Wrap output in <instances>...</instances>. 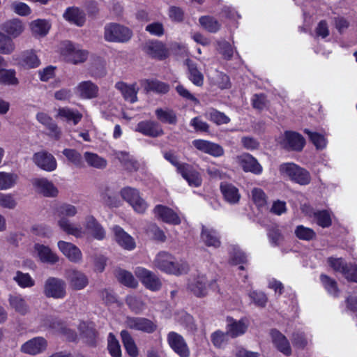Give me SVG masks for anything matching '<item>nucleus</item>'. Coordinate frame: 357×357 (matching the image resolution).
<instances>
[{
	"label": "nucleus",
	"instance_id": "obj_33",
	"mask_svg": "<svg viewBox=\"0 0 357 357\" xmlns=\"http://www.w3.org/2000/svg\"><path fill=\"white\" fill-rule=\"evenodd\" d=\"M201 238L203 243L208 247L217 248L220 245V238L217 232L212 229L203 227Z\"/></svg>",
	"mask_w": 357,
	"mask_h": 357
},
{
	"label": "nucleus",
	"instance_id": "obj_38",
	"mask_svg": "<svg viewBox=\"0 0 357 357\" xmlns=\"http://www.w3.org/2000/svg\"><path fill=\"white\" fill-rule=\"evenodd\" d=\"M155 113L158 120L162 123L174 125L177 122L176 114L171 109L158 108Z\"/></svg>",
	"mask_w": 357,
	"mask_h": 357
},
{
	"label": "nucleus",
	"instance_id": "obj_14",
	"mask_svg": "<svg viewBox=\"0 0 357 357\" xmlns=\"http://www.w3.org/2000/svg\"><path fill=\"white\" fill-rule=\"evenodd\" d=\"M135 273L146 288L152 291H157L160 288L161 282L150 271L142 267H138L136 268Z\"/></svg>",
	"mask_w": 357,
	"mask_h": 357
},
{
	"label": "nucleus",
	"instance_id": "obj_7",
	"mask_svg": "<svg viewBox=\"0 0 357 357\" xmlns=\"http://www.w3.org/2000/svg\"><path fill=\"white\" fill-rule=\"evenodd\" d=\"M167 340L170 348L180 357L190 356V349L181 335L174 331L169 332Z\"/></svg>",
	"mask_w": 357,
	"mask_h": 357
},
{
	"label": "nucleus",
	"instance_id": "obj_53",
	"mask_svg": "<svg viewBox=\"0 0 357 357\" xmlns=\"http://www.w3.org/2000/svg\"><path fill=\"white\" fill-rule=\"evenodd\" d=\"M252 199L258 207H262L266 204L267 197L263 190L255 188L252 190Z\"/></svg>",
	"mask_w": 357,
	"mask_h": 357
},
{
	"label": "nucleus",
	"instance_id": "obj_64",
	"mask_svg": "<svg viewBox=\"0 0 357 357\" xmlns=\"http://www.w3.org/2000/svg\"><path fill=\"white\" fill-rule=\"evenodd\" d=\"M241 144L245 149L250 151L257 150L259 147V142L252 137H243Z\"/></svg>",
	"mask_w": 357,
	"mask_h": 357
},
{
	"label": "nucleus",
	"instance_id": "obj_21",
	"mask_svg": "<svg viewBox=\"0 0 357 357\" xmlns=\"http://www.w3.org/2000/svg\"><path fill=\"white\" fill-rule=\"evenodd\" d=\"M136 131L152 137H156L163 134V130L160 125L153 121L139 122L137 126Z\"/></svg>",
	"mask_w": 357,
	"mask_h": 357
},
{
	"label": "nucleus",
	"instance_id": "obj_12",
	"mask_svg": "<svg viewBox=\"0 0 357 357\" xmlns=\"http://www.w3.org/2000/svg\"><path fill=\"white\" fill-rule=\"evenodd\" d=\"M36 166L46 172H52L56 168L55 158L45 151L35 153L32 158Z\"/></svg>",
	"mask_w": 357,
	"mask_h": 357
},
{
	"label": "nucleus",
	"instance_id": "obj_30",
	"mask_svg": "<svg viewBox=\"0 0 357 357\" xmlns=\"http://www.w3.org/2000/svg\"><path fill=\"white\" fill-rule=\"evenodd\" d=\"M220 190L225 200L230 204L237 203L241 197L238 188L231 183H222Z\"/></svg>",
	"mask_w": 357,
	"mask_h": 357
},
{
	"label": "nucleus",
	"instance_id": "obj_32",
	"mask_svg": "<svg viewBox=\"0 0 357 357\" xmlns=\"http://www.w3.org/2000/svg\"><path fill=\"white\" fill-rule=\"evenodd\" d=\"M188 67V77L193 84L197 86H202L204 84V75L198 70L196 63H193L190 59H186L185 61Z\"/></svg>",
	"mask_w": 357,
	"mask_h": 357
},
{
	"label": "nucleus",
	"instance_id": "obj_49",
	"mask_svg": "<svg viewBox=\"0 0 357 357\" xmlns=\"http://www.w3.org/2000/svg\"><path fill=\"white\" fill-rule=\"evenodd\" d=\"M17 175L6 172H0V190L13 187L17 180Z\"/></svg>",
	"mask_w": 357,
	"mask_h": 357
},
{
	"label": "nucleus",
	"instance_id": "obj_27",
	"mask_svg": "<svg viewBox=\"0 0 357 357\" xmlns=\"http://www.w3.org/2000/svg\"><path fill=\"white\" fill-rule=\"evenodd\" d=\"M87 57V51L81 48L79 45L68 43V62L78 64L84 62Z\"/></svg>",
	"mask_w": 357,
	"mask_h": 357
},
{
	"label": "nucleus",
	"instance_id": "obj_52",
	"mask_svg": "<svg viewBox=\"0 0 357 357\" xmlns=\"http://www.w3.org/2000/svg\"><path fill=\"white\" fill-rule=\"evenodd\" d=\"M119 280L125 285L130 287H135L137 285V280L134 278L131 273L120 270L117 273Z\"/></svg>",
	"mask_w": 357,
	"mask_h": 357
},
{
	"label": "nucleus",
	"instance_id": "obj_41",
	"mask_svg": "<svg viewBox=\"0 0 357 357\" xmlns=\"http://www.w3.org/2000/svg\"><path fill=\"white\" fill-rule=\"evenodd\" d=\"M43 326L52 329L54 332L66 334V326L65 322L57 318L47 317L43 321Z\"/></svg>",
	"mask_w": 357,
	"mask_h": 357
},
{
	"label": "nucleus",
	"instance_id": "obj_57",
	"mask_svg": "<svg viewBox=\"0 0 357 357\" xmlns=\"http://www.w3.org/2000/svg\"><path fill=\"white\" fill-rule=\"evenodd\" d=\"M305 132L309 135L310 140L317 149H321L326 146V139L324 136L317 132H310L308 130H305Z\"/></svg>",
	"mask_w": 357,
	"mask_h": 357
},
{
	"label": "nucleus",
	"instance_id": "obj_2",
	"mask_svg": "<svg viewBox=\"0 0 357 357\" xmlns=\"http://www.w3.org/2000/svg\"><path fill=\"white\" fill-rule=\"evenodd\" d=\"M279 171L283 177L300 185H307L311 181L309 172L294 163H283L280 165Z\"/></svg>",
	"mask_w": 357,
	"mask_h": 357
},
{
	"label": "nucleus",
	"instance_id": "obj_50",
	"mask_svg": "<svg viewBox=\"0 0 357 357\" xmlns=\"http://www.w3.org/2000/svg\"><path fill=\"white\" fill-rule=\"evenodd\" d=\"M314 220L322 227H327L331 225V215L328 211H318L314 213Z\"/></svg>",
	"mask_w": 357,
	"mask_h": 357
},
{
	"label": "nucleus",
	"instance_id": "obj_13",
	"mask_svg": "<svg viewBox=\"0 0 357 357\" xmlns=\"http://www.w3.org/2000/svg\"><path fill=\"white\" fill-rule=\"evenodd\" d=\"M279 142L284 148L294 151H301L305 145L304 138L292 131L285 132Z\"/></svg>",
	"mask_w": 357,
	"mask_h": 357
},
{
	"label": "nucleus",
	"instance_id": "obj_22",
	"mask_svg": "<svg viewBox=\"0 0 357 357\" xmlns=\"http://www.w3.org/2000/svg\"><path fill=\"white\" fill-rule=\"evenodd\" d=\"M178 173L186 180L191 187H198L202 184V178L199 172L195 171L190 165H185L178 167Z\"/></svg>",
	"mask_w": 357,
	"mask_h": 357
},
{
	"label": "nucleus",
	"instance_id": "obj_17",
	"mask_svg": "<svg viewBox=\"0 0 357 357\" xmlns=\"http://www.w3.org/2000/svg\"><path fill=\"white\" fill-rule=\"evenodd\" d=\"M31 183L35 190L45 197H54L58 194V190L54 184L45 178H35Z\"/></svg>",
	"mask_w": 357,
	"mask_h": 357
},
{
	"label": "nucleus",
	"instance_id": "obj_25",
	"mask_svg": "<svg viewBox=\"0 0 357 357\" xmlns=\"http://www.w3.org/2000/svg\"><path fill=\"white\" fill-rule=\"evenodd\" d=\"M86 229L97 240H102L105 237V231L93 216H87L85 219Z\"/></svg>",
	"mask_w": 357,
	"mask_h": 357
},
{
	"label": "nucleus",
	"instance_id": "obj_9",
	"mask_svg": "<svg viewBox=\"0 0 357 357\" xmlns=\"http://www.w3.org/2000/svg\"><path fill=\"white\" fill-rule=\"evenodd\" d=\"M328 263L334 271L342 273L348 280L357 282L356 266H348L341 258L331 257Z\"/></svg>",
	"mask_w": 357,
	"mask_h": 357
},
{
	"label": "nucleus",
	"instance_id": "obj_54",
	"mask_svg": "<svg viewBox=\"0 0 357 357\" xmlns=\"http://www.w3.org/2000/svg\"><path fill=\"white\" fill-rule=\"evenodd\" d=\"M295 234L299 239L304 241H310L315 236V232L312 229L303 225L296 227Z\"/></svg>",
	"mask_w": 357,
	"mask_h": 357
},
{
	"label": "nucleus",
	"instance_id": "obj_42",
	"mask_svg": "<svg viewBox=\"0 0 357 357\" xmlns=\"http://www.w3.org/2000/svg\"><path fill=\"white\" fill-rule=\"evenodd\" d=\"M84 157L87 164L94 168L102 169L107 165L106 160L96 153L86 152Z\"/></svg>",
	"mask_w": 357,
	"mask_h": 357
},
{
	"label": "nucleus",
	"instance_id": "obj_11",
	"mask_svg": "<svg viewBox=\"0 0 357 357\" xmlns=\"http://www.w3.org/2000/svg\"><path fill=\"white\" fill-rule=\"evenodd\" d=\"M249 327V321L246 318L235 319L232 317L227 318V334L235 338L245 334Z\"/></svg>",
	"mask_w": 357,
	"mask_h": 357
},
{
	"label": "nucleus",
	"instance_id": "obj_6",
	"mask_svg": "<svg viewBox=\"0 0 357 357\" xmlns=\"http://www.w3.org/2000/svg\"><path fill=\"white\" fill-rule=\"evenodd\" d=\"M236 163L245 172H250L256 175H259L263 172V167L258 160L248 153H243L237 155L235 158Z\"/></svg>",
	"mask_w": 357,
	"mask_h": 357
},
{
	"label": "nucleus",
	"instance_id": "obj_56",
	"mask_svg": "<svg viewBox=\"0 0 357 357\" xmlns=\"http://www.w3.org/2000/svg\"><path fill=\"white\" fill-rule=\"evenodd\" d=\"M320 280L326 291L331 295L335 296L338 291L336 282L326 275H321Z\"/></svg>",
	"mask_w": 357,
	"mask_h": 357
},
{
	"label": "nucleus",
	"instance_id": "obj_31",
	"mask_svg": "<svg viewBox=\"0 0 357 357\" xmlns=\"http://www.w3.org/2000/svg\"><path fill=\"white\" fill-rule=\"evenodd\" d=\"M115 87L121 93L125 100L130 102L137 101L138 88L136 84L128 85L124 82H118L116 84Z\"/></svg>",
	"mask_w": 357,
	"mask_h": 357
},
{
	"label": "nucleus",
	"instance_id": "obj_35",
	"mask_svg": "<svg viewBox=\"0 0 357 357\" xmlns=\"http://www.w3.org/2000/svg\"><path fill=\"white\" fill-rule=\"evenodd\" d=\"M146 48L147 53L153 57L163 59L167 56V50L160 41H150L146 43Z\"/></svg>",
	"mask_w": 357,
	"mask_h": 357
},
{
	"label": "nucleus",
	"instance_id": "obj_63",
	"mask_svg": "<svg viewBox=\"0 0 357 357\" xmlns=\"http://www.w3.org/2000/svg\"><path fill=\"white\" fill-rule=\"evenodd\" d=\"M11 8L14 12L20 15L26 16L31 13L30 8L22 2H13Z\"/></svg>",
	"mask_w": 357,
	"mask_h": 357
},
{
	"label": "nucleus",
	"instance_id": "obj_62",
	"mask_svg": "<svg viewBox=\"0 0 357 357\" xmlns=\"http://www.w3.org/2000/svg\"><path fill=\"white\" fill-rule=\"evenodd\" d=\"M176 91L183 98L192 101L195 105H198L199 103V100L185 87H184V86L178 84L176 87Z\"/></svg>",
	"mask_w": 357,
	"mask_h": 357
},
{
	"label": "nucleus",
	"instance_id": "obj_20",
	"mask_svg": "<svg viewBox=\"0 0 357 357\" xmlns=\"http://www.w3.org/2000/svg\"><path fill=\"white\" fill-rule=\"evenodd\" d=\"M36 119L43 124L48 130L47 135L54 139H59L61 131L52 117L44 112H39L36 115Z\"/></svg>",
	"mask_w": 357,
	"mask_h": 357
},
{
	"label": "nucleus",
	"instance_id": "obj_58",
	"mask_svg": "<svg viewBox=\"0 0 357 357\" xmlns=\"http://www.w3.org/2000/svg\"><path fill=\"white\" fill-rule=\"evenodd\" d=\"M229 335L226 333L221 331H216L211 335V340L213 344L215 347H221L227 342V337Z\"/></svg>",
	"mask_w": 357,
	"mask_h": 357
},
{
	"label": "nucleus",
	"instance_id": "obj_47",
	"mask_svg": "<svg viewBox=\"0 0 357 357\" xmlns=\"http://www.w3.org/2000/svg\"><path fill=\"white\" fill-rule=\"evenodd\" d=\"M15 50V44L12 39L0 31V53L11 54Z\"/></svg>",
	"mask_w": 357,
	"mask_h": 357
},
{
	"label": "nucleus",
	"instance_id": "obj_40",
	"mask_svg": "<svg viewBox=\"0 0 357 357\" xmlns=\"http://www.w3.org/2000/svg\"><path fill=\"white\" fill-rule=\"evenodd\" d=\"M50 25L45 20H37L31 24V29L33 35L36 36H45L47 34Z\"/></svg>",
	"mask_w": 357,
	"mask_h": 357
},
{
	"label": "nucleus",
	"instance_id": "obj_15",
	"mask_svg": "<svg viewBox=\"0 0 357 357\" xmlns=\"http://www.w3.org/2000/svg\"><path fill=\"white\" fill-rule=\"evenodd\" d=\"M47 347V341L43 337H36L24 343L20 351L24 354L34 356L44 352Z\"/></svg>",
	"mask_w": 357,
	"mask_h": 357
},
{
	"label": "nucleus",
	"instance_id": "obj_34",
	"mask_svg": "<svg viewBox=\"0 0 357 357\" xmlns=\"http://www.w3.org/2000/svg\"><path fill=\"white\" fill-rule=\"evenodd\" d=\"M88 283V278L82 272L74 271L69 276V284L73 289H82L87 286Z\"/></svg>",
	"mask_w": 357,
	"mask_h": 357
},
{
	"label": "nucleus",
	"instance_id": "obj_55",
	"mask_svg": "<svg viewBox=\"0 0 357 357\" xmlns=\"http://www.w3.org/2000/svg\"><path fill=\"white\" fill-rule=\"evenodd\" d=\"M207 117L217 125L227 124L230 121V119L228 116L217 110L210 111L207 113Z\"/></svg>",
	"mask_w": 357,
	"mask_h": 357
},
{
	"label": "nucleus",
	"instance_id": "obj_39",
	"mask_svg": "<svg viewBox=\"0 0 357 357\" xmlns=\"http://www.w3.org/2000/svg\"><path fill=\"white\" fill-rule=\"evenodd\" d=\"M200 25L211 33H216L221 27L220 22L213 17L202 16L199 20Z\"/></svg>",
	"mask_w": 357,
	"mask_h": 357
},
{
	"label": "nucleus",
	"instance_id": "obj_23",
	"mask_svg": "<svg viewBox=\"0 0 357 357\" xmlns=\"http://www.w3.org/2000/svg\"><path fill=\"white\" fill-rule=\"evenodd\" d=\"M188 287L196 296L202 297L207 294L208 283L204 275H198L190 281Z\"/></svg>",
	"mask_w": 357,
	"mask_h": 357
},
{
	"label": "nucleus",
	"instance_id": "obj_28",
	"mask_svg": "<svg viewBox=\"0 0 357 357\" xmlns=\"http://www.w3.org/2000/svg\"><path fill=\"white\" fill-rule=\"evenodd\" d=\"M271 335L273 342L277 349L284 354L289 355L291 350L286 337L277 330H272Z\"/></svg>",
	"mask_w": 357,
	"mask_h": 357
},
{
	"label": "nucleus",
	"instance_id": "obj_37",
	"mask_svg": "<svg viewBox=\"0 0 357 357\" xmlns=\"http://www.w3.org/2000/svg\"><path fill=\"white\" fill-rule=\"evenodd\" d=\"M8 301L11 308L16 312L24 315L29 312V306L21 296L10 295Z\"/></svg>",
	"mask_w": 357,
	"mask_h": 357
},
{
	"label": "nucleus",
	"instance_id": "obj_10",
	"mask_svg": "<svg viewBox=\"0 0 357 357\" xmlns=\"http://www.w3.org/2000/svg\"><path fill=\"white\" fill-rule=\"evenodd\" d=\"M192 144L198 151L215 158L221 157L225 154V150L222 146L208 140L195 139Z\"/></svg>",
	"mask_w": 357,
	"mask_h": 357
},
{
	"label": "nucleus",
	"instance_id": "obj_46",
	"mask_svg": "<svg viewBox=\"0 0 357 357\" xmlns=\"http://www.w3.org/2000/svg\"><path fill=\"white\" fill-rule=\"evenodd\" d=\"M107 348L112 357H121V350L119 342L112 333L108 335Z\"/></svg>",
	"mask_w": 357,
	"mask_h": 357
},
{
	"label": "nucleus",
	"instance_id": "obj_60",
	"mask_svg": "<svg viewBox=\"0 0 357 357\" xmlns=\"http://www.w3.org/2000/svg\"><path fill=\"white\" fill-rule=\"evenodd\" d=\"M218 51L227 60L230 59L234 54V48L228 42L218 43Z\"/></svg>",
	"mask_w": 357,
	"mask_h": 357
},
{
	"label": "nucleus",
	"instance_id": "obj_16",
	"mask_svg": "<svg viewBox=\"0 0 357 357\" xmlns=\"http://www.w3.org/2000/svg\"><path fill=\"white\" fill-rule=\"evenodd\" d=\"M99 88L91 81H82L74 89L75 94L82 99H93L98 96Z\"/></svg>",
	"mask_w": 357,
	"mask_h": 357
},
{
	"label": "nucleus",
	"instance_id": "obj_43",
	"mask_svg": "<svg viewBox=\"0 0 357 357\" xmlns=\"http://www.w3.org/2000/svg\"><path fill=\"white\" fill-rule=\"evenodd\" d=\"M116 157L128 170L132 172L139 168V163L128 153L119 152L116 153Z\"/></svg>",
	"mask_w": 357,
	"mask_h": 357
},
{
	"label": "nucleus",
	"instance_id": "obj_18",
	"mask_svg": "<svg viewBox=\"0 0 357 357\" xmlns=\"http://www.w3.org/2000/svg\"><path fill=\"white\" fill-rule=\"evenodd\" d=\"M114 239L119 246L126 250H132L136 247L135 239L119 226L112 227Z\"/></svg>",
	"mask_w": 357,
	"mask_h": 357
},
{
	"label": "nucleus",
	"instance_id": "obj_61",
	"mask_svg": "<svg viewBox=\"0 0 357 357\" xmlns=\"http://www.w3.org/2000/svg\"><path fill=\"white\" fill-rule=\"evenodd\" d=\"M146 31L150 34L155 36H161L164 34V26L161 22H155L148 24L146 26Z\"/></svg>",
	"mask_w": 357,
	"mask_h": 357
},
{
	"label": "nucleus",
	"instance_id": "obj_51",
	"mask_svg": "<svg viewBox=\"0 0 357 357\" xmlns=\"http://www.w3.org/2000/svg\"><path fill=\"white\" fill-rule=\"evenodd\" d=\"M14 280L22 288L31 287L35 284L29 273H24L20 271H17Z\"/></svg>",
	"mask_w": 357,
	"mask_h": 357
},
{
	"label": "nucleus",
	"instance_id": "obj_59",
	"mask_svg": "<svg viewBox=\"0 0 357 357\" xmlns=\"http://www.w3.org/2000/svg\"><path fill=\"white\" fill-rule=\"evenodd\" d=\"M126 303L130 308L136 313H139L144 308V303L134 296H129L126 298Z\"/></svg>",
	"mask_w": 357,
	"mask_h": 357
},
{
	"label": "nucleus",
	"instance_id": "obj_36",
	"mask_svg": "<svg viewBox=\"0 0 357 357\" xmlns=\"http://www.w3.org/2000/svg\"><path fill=\"white\" fill-rule=\"evenodd\" d=\"M121 337L128 354L131 357H137L139 354L138 349L130 334L127 331H122Z\"/></svg>",
	"mask_w": 357,
	"mask_h": 357
},
{
	"label": "nucleus",
	"instance_id": "obj_8",
	"mask_svg": "<svg viewBox=\"0 0 357 357\" xmlns=\"http://www.w3.org/2000/svg\"><path fill=\"white\" fill-rule=\"evenodd\" d=\"M44 293L47 297L63 298L66 295L65 282L56 278H49L44 284Z\"/></svg>",
	"mask_w": 357,
	"mask_h": 357
},
{
	"label": "nucleus",
	"instance_id": "obj_3",
	"mask_svg": "<svg viewBox=\"0 0 357 357\" xmlns=\"http://www.w3.org/2000/svg\"><path fill=\"white\" fill-rule=\"evenodd\" d=\"M131 30L119 24H109L105 26L104 37L107 41L125 43L132 37Z\"/></svg>",
	"mask_w": 357,
	"mask_h": 357
},
{
	"label": "nucleus",
	"instance_id": "obj_4",
	"mask_svg": "<svg viewBox=\"0 0 357 357\" xmlns=\"http://www.w3.org/2000/svg\"><path fill=\"white\" fill-rule=\"evenodd\" d=\"M121 195L132 206L135 212L143 213L146 211L148 204L141 197L139 192L137 189L130 187L124 188L121 191Z\"/></svg>",
	"mask_w": 357,
	"mask_h": 357
},
{
	"label": "nucleus",
	"instance_id": "obj_44",
	"mask_svg": "<svg viewBox=\"0 0 357 357\" xmlns=\"http://www.w3.org/2000/svg\"><path fill=\"white\" fill-rule=\"evenodd\" d=\"M21 64L27 68H36L40 65V60L33 51H26L22 53Z\"/></svg>",
	"mask_w": 357,
	"mask_h": 357
},
{
	"label": "nucleus",
	"instance_id": "obj_45",
	"mask_svg": "<svg viewBox=\"0 0 357 357\" xmlns=\"http://www.w3.org/2000/svg\"><path fill=\"white\" fill-rule=\"evenodd\" d=\"M68 22L78 26H82L85 22V15L77 8H68Z\"/></svg>",
	"mask_w": 357,
	"mask_h": 357
},
{
	"label": "nucleus",
	"instance_id": "obj_48",
	"mask_svg": "<svg viewBox=\"0 0 357 357\" xmlns=\"http://www.w3.org/2000/svg\"><path fill=\"white\" fill-rule=\"evenodd\" d=\"M18 79L15 77V71L14 70H0V83L6 85H17Z\"/></svg>",
	"mask_w": 357,
	"mask_h": 357
},
{
	"label": "nucleus",
	"instance_id": "obj_26",
	"mask_svg": "<svg viewBox=\"0 0 357 357\" xmlns=\"http://www.w3.org/2000/svg\"><path fill=\"white\" fill-rule=\"evenodd\" d=\"M1 29L13 38L18 37L24 30L22 22L19 19H13L5 22Z\"/></svg>",
	"mask_w": 357,
	"mask_h": 357
},
{
	"label": "nucleus",
	"instance_id": "obj_19",
	"mask_svg": "<svg viewBox=\"0 0 357 357\" xmlns=\"http://www.w3.org/2000/svg\"><path fill=\"white\" fill-rule=\"evenodd\" d=\"M126 325L130 329L149 333H153L156 329V325L152 321L143 317H128Z\"/></svg>",
	"mask_w": 357,
	"mask_h": 357
},
{
	"label": "nucleus",
	"instance_id": "obj_5",
	"mask_svg": "<svg viewBox=\"0 0 357 357\" xmlns=\"http://www.w3.org/2000/svg\"><path fill=\"white\" fill-rule=\"evenodd\" d=\"M153 213L158 220L172 225H180L183 219V217L177 212L162 204L156 205L154 207Z\"/></svg>",
	"mask_w": 357,
	"mask_h": 357
},
{
	"label": "nucleus",
	"instance_id": "obj_29",
	"mask_svg": "<svg viewBox=\"0 0 357 357\" xmlns=\"http://www.w3.org/2000/svg\"><path fill=\"white\" fill-rule=\"evenodd\" d=\"M142 87L146 92H155L158 93H166L169 90L168 84L156 79H143L140 82Z\"/></svg>",
	"mask_w": 357,
	"mask_h": 357
},
{
	"label": "nucleus",
	"instance_id": "obj_24",
	"mask_svg": "<svg viewBox=\"0 0 357 357\" xmlns=\"http://www.w3.org/2000/svg\"><path fill=\"white\" fill-rule=\"evenodd\" d=\"M40 261L44 263L54 264L59 261V258L48 246L36 243L34 246Z\"/></svg>",
	"mask_w": 357,
	"mask_h": 357
},
{
	"label": "nucleus",
	"instance_id": "obj_1",
	"mask_svg": "<svg viewBox=\"0 0 357 357\" xmlns=\"http://www.w3.org/2000/svg\"><path fill=\"white\" fill-rule=\"evenodd\" d=\"M153 264L159 270L176 275L183 274L188 270V265L185 261H176L172 255L165 252L158 253Z\"/></svg>",
	"mask_w": 357,
	"mask_h": 357
}]
</instances>
